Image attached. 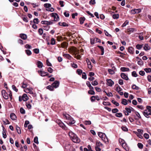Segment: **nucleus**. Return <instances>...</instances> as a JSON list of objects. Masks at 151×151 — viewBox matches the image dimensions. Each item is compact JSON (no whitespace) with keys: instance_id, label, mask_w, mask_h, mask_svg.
Here are the masks:
<instances>
[{"instance_id":"7","label":"nucleus","mask_w":151,"mask_h":151,"mask_svg":"<svg viewBox=\"0 0 151 151\" xmlns=\"http://www.w3.org/2000/svg\"><path fill=\"white\" fill-rule=\"evenodd\" d=\"M60 82L57 81H55L52 85L53 87L55 88H58L59 86Z\"/></svg>"},{"instance_id":"53","label":"nucleus","mask_w":151,"mask_h":151,"mask_svg":"<svg viewBox=\"0 0 151 151\" xmlns=\"http://www.w3.org/2000/svg\"><path fill=\"white\" fill-rule=\"evenodd\" d=\"M34 52L36 54H38L39 52V50L38 49L35 48L33 50Z\"/></svg>"},{"instance_id":"23","label":"nucleus","mask_w":151,"mask_h":151,"mask_svg":"<svg viewBox=\"0 0 151 151\" xmlns=\"http://www.w3.org/2000/svg\"><path fill=\"white\" fill-rule=\"evenodd\" d=\"M144 49L146 51L149 50L150 49V47L148 45V44H146L145 45L144 47Z\"/></svg>"},{"instance_id":"64","label":"nucleus","mask_w":151,"mask_h":151,"mask_svg":"<svg viewBox=\"0 0 151 151\" xmlns=\"http://www.w3.org/2000/svg\"><path fill=\"white\" fill-rule=\"evenodd\" d=\"M112 112L113 113H116L119 111L116 108L113 109L112 110Z\"/></svg>"},{"instance_id":"54","label":"nucleus","mask_w":151,"mask_h":151,"mask_svg":"<svg viewBox=\"0 0 151 151\" xmlns=\"http://www.w3.org/2000/svg\"><path fill=\"white\" fill-rule=\"evenodd\" d=\"M12 88L14 91H15L16 92H17L18 90L17 88H16V86L14 85H12Z\"/></svg>"},{"instance_id":"38","label":"nucleus","mask_w":151,"mask_h":151,"mask_svg":"<svg viewBox=\"0 0 151 151\" xmlns=\"http://www.w3.org/2000/svg\"><path fill=\"white\" fill-rule=\"evenodd\" d=\"M84 124L86 125H90L91 124V122L90 121L85 120L84 121Z\"/></svg>"},{"instance_id":"55","label":"nucleus","mask_w":151,"mask_h":151,"mask_svg":"<svg viewBox=\"0 0 151 151\" xmlns=\"http://www.w3.org/2000/svg\"><path fill=\"white\" fill-rule=\"evenodd\" d=\"M51 44L52 45H54L55 44V40L53 38H52L51 39Z\"/></svg>"},{"instance_id":"29","label":"nucleus","mask_w":151,"mask_h":151,"mask_svg":"<svg viewBox=\"0 0 151 151\" xmlns=\"http://www.w3.org/2000/svg\"><path fill=\"white\" fill-rule=\"evenodd\" d=\"M98 47L101 50V55H103L104 54V49L103 47L100 46H98Z\"/></svg>"},{"instance_id":"5","label":"nucleus","mask_w":151,"mask_h":151,"mask_svg":"<svg viewBox=\"0 0 151 151\" xmlns=\"http://www.w3.org/2000/svg\"><path fill=\"white\" fill-rule=\"evenodd\" d=\"M143 113V115L147 118L150 117L149 115H151V112L149 111L148 110H145Z\"/></svg>"},{"instance_id":"17","label":"nucleus","mask_w":151,"mask_h":151,"mask_svg":"<svg viewBox=\"0 0 151 151\" xmlns=\"http://www.w3.org/2000/svg\"><path fill=\"white\" fill-rule=\"evenodd\" d=\"M22 99H23L24 101H26L29 99L28 97L26 94H24L22 95Z\"/></svg>"},{"instance_id":"45","label":"nucleus","mask_w":151,"mask_h":151,"mask_svg":"<svg viewBox=\"0 0 151 151\" xmlns=\"http://www.w3.org/2000/svg\"><path fill=\"white\" fill-rule=\"evenodd\" d=\"M144 70L147 73H150L151 72V68H145Z\"/></svg>"},{"instance_id":"11","label":"nucleus","mask_w":151,"mask_h":151,"mask_svg":"<svg viewBox=\"0 0 151 151\" xmlns=\"http://www.w3.org/2000/svg\"><path fill=\"white\" fill-rule=\"evenodd\" d=\"M38 73H39L40 75L42 76H47L48 74L47 73L45 72L44 71H42L38 70Z\"/></svg>"},{"instance_id":"19","label":"nucleus","mask_w":151,"mask_h":151,"mask_svg":"<svg viewBox=\"0 0 151 151\" xmlns=\"http://www.w3.org/2000/svg\"><path fill=\"white\" fill-rule=\"evenodd\" d=\"M37 65L38 67L39 68H42L43 66V65L42 63L41 62L39 61H37Z\"/></svg>"},{"instance_id":"20","label":"nucleus","mask_w":151,"mask_h":151,"mask_svg":"<svg viewBox=\"0 0 151 151\" xmlns=\"http://www.w3.org/2000/svg\"><path fill=\"white\" fill-rule=\"evenodd\" d=\"M10 117L13 120H16L17 118L16 115L14 113H11L10 115Z\"/></svg>"},{"instance_id":"50","label":"nucleus","mask_w":151,"mask_h":151,"mask_svg":"<svg viewBox=\"0 0 151 151\" xmlns=\"http://www.w3.org/2000/svg\"><path fill=\"white\" fill-rule=\"evenodd\" d=\"M87 64L88 65V67L89 69L91 68H92V65L91 64V63L90 62H87Z\"/></svg>"},{"instance_id":"49","label":"nucleus","mask_w":151,"mask_h":151,"mask_svg":"<svg viewBox=\"0 0 151 151\" xmlns=\"http://www.w3.org/2000/svg\"><path fill=\"white\" fill-rule=\"evenodd\" d=\"M111 102L114 104V105H116V106H118L119 105V104L117 102L114 101V100H112L111 101Z\"/></svg>"},{"instance_id":"3","label":"nucleus","mask_w":151,"mask_h":151,"mask_svg":"<svg viewBox=\"0 0 151 151\" xmlns=\"http://www.w3.org/2000/svg\"><path fill=\"white\" fill-rule=\"evenodd\" d=\"M41 24H45L47 26L49 25L52 24L54 23V21L51 20L50 21H42L41 22Z\"/></svg>"},{"instance_id":"12","label":"nucleus","mask_w":151,"mask_h":151,"mask_svg":"<svg viewBox=\"0 0 151 151\" xmlns=\"http://www.w3.org/2000/svg\"><path fill=\"white\" fill-rule=\"evenodd\" d=\"M106 81L107 83V84L110 86H112V85L114 83V82L111 79H107Z\"/></svg>"},{"instance_id":"39","label":"nucleus","mask_w":151,"mask_h":151,"mask_svg":"<svg viewBox=\"0 0 151 151\" xmlns=\"http://www.w3.org/2000/svg\"><path fill=\"white\" fill-rule=\"evenodd\" d=\"M88 93L91 95H94L95 94V92L93 90H90L88 91Z\"/></svg>"},{"instance_id":"2","label":"nucleus","mask_w":151,"mask_h":151,"mask_svg":"<svg viewBox=\"0 0 151 151\" xmlns=\"http://www.w3.org/2000/svg\"><path fill=\"white\" fill-rule=\"evenodd\" d=\"M44 6L47 8L46 10L47 11L52 12L54 11V9L53 8L51 7V4H44Z\"/></svg>"},{"instance_id":"44","label":"nucleus","mask_w":151,"mask_h":151,"mask_svg":"<svg viewBox=\"0 0 151 151\" xmlns=\"http://www.w3.org/2000/svg\"><path fill=\"white\" fill-rule=\"evenodd\" d=\"M103 104L104 106L108 105L110 106L111 105L110 103L109 102H106L103 101Z\"/></svg>"},{"instance_id":"57","label":"nucleus","mask_w":151,"mask_h":151,"mask_svg":"<svg viewBox=\"0 0 151 151\" xmlns=\"http://www.w3.org/2000/svg\"><path fill=\"white\" fill-rule=\"evenodd\" d=\"M132 76L134 77H137V75L135 71H134L132 73Z\"/></svg>"},{"instance_id":"52","label":"nucleus","mask_w":151,"mask_h":151,"mask_svg":"<svg viewBox=\"0 0 151 151\" xmlns=\"http://www.w3.org/2000/svg\"><path fill=\"white\" fill-rule=\"evenodd\" d=\"M122 116V114L121 113H117L116 114V116L118 117H120Z\"/></svg>"},{"instance_id":"35","label":"nucleus","mask_w":151,"mask_h":151,"mask_svg":"<svg viewBox=\"0 0 151 151\" xmlns=\"http://www.w3.org/2000/svg\"><path fill=\"white\" fill-rule=\"evenodd\" d=\"M46 88L47 89H48L49 90L51 91H53L54 89V88L53 86H51L50 85L46 87Z\"/></svg>"},{"instance_id":"41","label":"nucleus","mask_w":151,"mask_h":151,"mask_svg":"<svg viewBox=\"0 0 151 151\" xmlns=\"http://www.w3.org/2000/svg\"><path fill=\"white\" fill-rule=\"evenodd\" d=\"M85 19L84 17H81L80 19V23L81 24H83L84 21H85Z\"/></svg>"},{"instance_id":"21","label":"nucleus","mask_w":151,"mask_h":151,"mask_svg":"<svg viewBox=\"0 0 151 151\" xmlns=\"http://www.w3.org/2000/svg\"><path fill=\"white\" fill-rule=\"evenodd\" d=\"M20 37L22 39L26 40L27 38V36L26 35L24 34L20 35Z\"/></svg>"},{"instance_id":"27","label":"nucleus","mask_w":151,"mask_h":151,"mask_svg":"<svg viewBox=\"0 0 151 151\" xmlns=\"http://www.w3.org/2000/svg\"><path fill=\"white\" fill-rule=\"evenodd\" d=\"M122 71H127L129 70V69L125 67H121L120 69Z\"/></svg>"},{"instance_id":"9","label":"nucleus","mask_w":151,"mask_h":151,"mask_svg":"<svg viewBox=\"0 0 151 151\" xmlns=\"http://www.w3.org/2000/svg\"><path fill=\"white\" fill-rule=\"evenodd\" d=\"M122 146L126 151H129V148L127 146V144L125 142H122Z\"/></svg>"},{"instance_id":"61","label":"nucleus","mask_w":151,"mask_h":151,"mask_svg":"<svg viewBox=\"0 0 151 151\" xmlns=\"http://www.w3.org/2000/svg\"><path fill=\"white\" fill-rule=\"evenodd\" d=\"M61 24L62 25H61V26H63V27H68V24L65 22L62 23Z\"/></svg>"},{"instance_id":"60","label":"nucleus","mask_w":151,"mask_h":151,"mask_svg":"<svg viewBox=\"0 0 151 151\" xmlns=\"http://www.w3.org/2000/svg\"><path fill=\"white\" fill-rule=\"evenodd\" d=\"M3 137L4 138H6V137L7 136L6 134V132H2Z\"/></svg>"},{"instance_id":"24","label":"nucleus","mask_w":151,"mask_h":151,"mask_svg":"<svg viewBox=\"0 0 151 151\" xmlns=\"http://www.w3.org/2000/svg\"><path fill=\"white\" fill-rule=\"evenodd\" d=\"M60 127H62L63 129H67V128L66 127L65 125L62 122H61L58 125Z\"/></svg>"},{"instance_id":"63","label":"nucleus","mask_w":151,"mask_h":151,"mask_svg":"<svg viewBox=\"0 0 151 151\" xmlns=\"http://www.w3.org/2000/svg\"><path fill=\"white\" fill-rule=\"evenodd\" d=\"M26 106H27V107L29 109H30L31 108V106L30 105V104H29V103H26Z\"/></svg>"},{"instance_id":"25","label":"nucleus","mask_w":151,"mask_h":151,"mask_svg":"<svg viewBox=\"0 0 151 151\" xmlns=\"http://www.w3.org/2000/svg\"><path fill=\"white\" fill-rule=\"evenodd\" d=\"M63 56L69 60H70L72 58V57L71 55H70L69 54H63Z\"/></svg>"},{"instance_id":"51","label":"nucleus","mask_w":151,"mask_h":151,"mask_svg":"<svg viewBox=\"0 0 151 151\" xmlns=\"http://www.w3.org/2000/svg\"><path fill=\"white\" fill-rule=\"evenodd\" d=\"M38 32L40 35H42L43 33V30L41 28H40L38 29Z\"/></svg>"},{"instance_id":"59","label":"nucleus","mask_w":151,"mask_h":151,"mask_svg":"<svg viewBox=\"0 0 151 151\" xmlns=\"http://www.w3.org/2000/svg\"><path fill=\"white\" fill-rule=\"evenodd\" d=\"M125 109L127 111V112L129 113H131L132 110L130 108L126 107L125 108Z\"/></svg>"},{"instance_id":"46","label":"nucleus","mask_w":151,"mask_h":151,"mask_svg":"<svg viewBox=\"0 0 151 151\" xmlns=\"http://www.w3.org/2000/svg\"><path fill=\"white\" fill-rule=\"evenodd\" d=\"M137 146L140 149H142L143 147V145L141 143H139L137 144Z\"/></svg>"},{"instance_id":"1","label":"nucleus","mask_w":151,"mask_h":151,"mask_svg":"<svg viewBox=\"0 0 151 151\" xmlns=\"http://www.w3.org/2000/svg\"><path fill=\"white\" fill-rule=\"evenodd\" d=\"M99 136L106 143L108 142L107 138L106 137L105 134L101 132H99L98 133Z\"/></svg>"},{"instance_id":"32","label":"nucleus","mask_w":151,"mask_h":151,"mask_svg":"<svg viewBox=\"0 0 151 151\" xmlns=\"http://www.w3.org/2000/svg\"><path fill=\"white\" fill-rule=\"evenodd\" d=\"M16 129L17 131V133L19 134H21V131L19 127H18V126L17 125L16 126Z\"/></svg>"},{"instance_id":"40","label":"nucleus","mask_w":151,"mask_h":151,"mask_svg":"<svg viewBox=\"0 0 151 151\" xmlns=\"http://www.w3.org/2000/svg\"><path fill=\"white\" fill-rule=\"evenodd\" d=\"M108 71L110 74L112 75L114 74L115 73L114 71L113 70H111V69H108Z\"/></svg>"},{"instance_id":"16","label":"nucleus","mask_w":151,"mask_h":151,"mask_svg":"<svg viewBox=\"0 0 151 151\" xmlns=\"http://www.w3.org/2000/svg\"><path fill=\"white\" fill-rule=\"evenodd\" d=\"M24 91L26 93H29L30 94H33L32 88H26L24 90Z\"/></svg>"},{"instance_id":"56","label":"nucleus","mask_w":151,"mask_h":151,"mask_svg":"<svg viewBox=\"0 0 151 151\" xmlns=\"http://www.w3.org/2000/svg\"><path fill=\"white\" fill-rule=\"evenodd\" d=\"M20 111L22 114H24L25 113V111L22 108H20Z\"/></svg>"},{"instance_id":"26","label":"nucleus","mask_w":151,"mask_h":151,"mask_svg":"<svg viewBox=\"0 0 151 151\" xmlns=\"http://www.w3.org/2000/svg\"><path fill=\"white\" fill-rule=\"evenodd\" d=\"M68 134L71 139H72V137H73L76 134L71 131H70L69 132Z\"/></svg>"},{"instance_id":"6","label":"nucleus","mask_w":151,"mask_h":151,"mask_svg":"<svg viewBox=\"0 0 151 151\" xmlns=\"http://www.w3.org/2000/svg\"><path fill=\"white\" fill-rule=\"evenodd\" d=\"M1 92L2 94L3 98L6 99H8V96L5 91L4 90H2Z\"/></svg>"},{"instance_id":"4","label":"nucleus","mask_w":151,"mask_h":151,"mask_svg":"<svg viewBox=\"0 0 151 151\" xmlns=\"http://www.w3.org/2000/svg\"><path fill=\"white\" fill-rule=\"evenodd\" d=\"M71 52L73 53V55H74L75 54H79V50H78L76 47H72L71 49Z\"/></svg>"},{"instance_id":"62","label":"nucleus","mask_w":151,"mask_h":151,"mask_svg":"<svg viewBox=\"0 0 151 151\" xmlns=\"http://www.w3.org/2000/svg\"><path fill=\"white\" fill-rule=\"evenodd\" d=\"M122 130L124 131H127L128 129L126 127L124 126H122Z\"/></svg>"},{"instance_id":"36","label":"nucleus","mask_w":151,"mask_h":151,"mask_svg":"<svg viewBox=\"0 0 151 151\" xmlns=\"http://www.w3.org/2000/svg\"><path fill=\"white\" fill-rule=\"evenodd\" d=\"M119 14H114L112 16V17L114 19H117L119 18Z\"/></svg>"},{"instance_id":"8","label":"nucleus","mask_w":151,"mask_h":151,"mask_svg":"<svg viewBox=\"0 0 151 151\" xmlns=\"http://www.w3.org/2000/svg\"><path fill=\"white\" fill-rule=\"evenodd\" d=\"M68 121H67V123L68 125H71L72 124H74L75 122V121L71 117V119L70 118L68 120Z\"/></svg>"},{"instance_id":"13","label":"nucleus","mask_w":151,"mask_h":151,"mask_svg":"<svg viewBox=\"0 0 151 151\" xmlns=\"http://www.w3.org/2000/svg\"><path fill=\"white\" fill-rule=\"evenodd\" d=\"M52 16L54 18V22L58 21L59 19L58 15L55 13H52Z\"/></svg>"},{"instance_id":"48","label":"nucleus","mask_w":151,"mask_h":151,"mask_svg":"<svg viewBox=\"0 0 151 151\" xmlns=\"http://www.w3.org/2000/svg\"><path fill=\"white\" fill-rule=\"evenodd\" d=\"M33 22L34 23L38 24L39 23V21L38 18H35L33 20Z\"/></svg>"},{"instance_id":"31","label":"nucleus","mask_w":151,"mask_h":151,"mask_svg":"<svg viewBox=\"0 0 151 151\" xmlns=\"http://www.w3.org/2000/svg\"><path fill=\"white\" fill-rule=\"evenodd\" d=\"M64 117L67 120H68L70 118L71 119V116L68 114H63Z\"/></svg>"},{"instance_id":"37","label":"nucleus","mask_w":151,"mask_h":151,"mask_svg":"<svg viewBox=\"0 0 151 151\" xmlns=\"http://www.w3.org/2000/svg\"><path fill=\"white\" fill-rule=\"evenodd\" d=\"M26 54L28 56H29L31 55L32 54V52L31 51L29 50H25Z\"/></svg>"},{"instance_id":"58","label":"nucleus","mask_w":151,"mask_h":151,"mask_svg":"<svg viewBox=\"0 0 151 151\" xmlns=\"http://www.w3.org/2000/svg\"><path fill=\"white\" fill-rule=\"evenodd\" d=\"M89 3L90 5L94 4H95L96 2L95 0H91Z\"/></svg>"},{"instance_id":"30","label":"nucleus","mask_w":151,"mask_h":151,"mask_svg":"<svg viewBox=\"0 0 151 151\" xmlns=\"http://www.w3.org/2000/svg\"><path fill=\"white\" fill-rule=\"evenodd\" d=\"M61 45L62 47L63 48H65V47H67L68 46V44L66 42H63L61 44Z\"/></svg>"},{"instance_id":"42","label":"nucleus","mask_w":151,"mask_h":151,"mask_svg":"<svg viewBox=\"0 0 151 151\" xmlns=\"http://www.w3.org/2000/svg\"><path fill=\"white\" fill-rule=\"evenodd\" d=\"M143 46V44L142 45H139V44H137V45H136V47H137V48L138 50H140V49L141 48H142V47Z\"/></svg>"},{"instance_id":"18","label":"nucleus","mask_w":151,"mask_h":151,"mask_svg":"<svg viewBox=\"0 0 151 151\" xmlns=\"http://www.w3.org/2000/svg\"><path fill=\"white\" fill-rule=\"evenodd\" d=\"M134 49L132 47H129L128 48V51L131 54H133L134 53Z\"/></svg>"},{"instance_id":"34","label":"nucleus","mask_w":151,"mask_h":151,"mask_svg":"<svg viewBox=\"0 0 151 151\" xmlns=\"http://www.w3.org/2000/svg\"><path fill=\"white\" fill-rule=\"evenodd\" d=\"M74 55V57L78 59H80L81 58V56L79 54H75Z\"/></svg>"},{"instance_id":"15","label":"nucleus","mask_w":151,"mask_h":151,"mask_svg":"<svg viewBox=\"0 0 151 151\" xmlns=\"http://www.w3.org/2000/svg\"><path fill=\"white\" fill-rule=\"evenodd\" d=\"M74 139H73V141L75 143H79L80 142V139L77 136Z\"/></svg>"},{"instance_id":"14","label":"nucleus","mask_w":151,"mask_h":151,"mask_svg":"<svg viewBox=\"0 0 151 151\" xmlns=\"http://www.w3.org/2000/svg\"><path fill=\"white\" fill-rule=\"evenodd\" d=\"M121 76L122 78L126 80H128L129 79V78L124 73H121Z\"/></svg>"},{"instance_id":"33","label":"nucleus","mask_w":151,"mask_h":151,"mask_svg":"<svg viewBox=\"0 0 151 151\" xmlns=\"http://www.w3.org/2000/svg\"><path fill=\"white\" fill-rule=\"evenodd\" d=\"M137 64L140 65H143V63L141 59H139V60L137 62Z\"/></svg>"},{"instance_id":"10","label":"nucleus","mask_w":151,"mask_h":151,"mask_svg":"<svg viewBox=\"0 0 151 151\" xmlns=\"http://www.w3.org/2000/svg\"><path fill=\"white\" fill-rule=\"evenodd\" d=\"M141 11V9H135L131 10V13L132 14H135L136 13H138Z\"/></svg>"},{"instance_id":"43","label":"nucleus","mask_w":151,"mask_h":151,"mask_svg":"<svg viewBox=\"0 0 151 151\" xmlns=\"http://www.w3.org/2000/svg\"><path fill=\"white\" fill-rule=\"evenodd\" d=\"M34 142L37 144H38L39 142L38 141V138L37 137H35L34 140Z\"/></svg>"},{"instance_id":"47","label":"nucleus","mask_w":151,"mask_h":151,"mask_svg":"<svg viewBox=\"0 0 151 151\" xmlns=\"http://www.w3.org/2000/svg\"><path fill=\"white\" fill-rule=\"evenodd\" d=\"M132 89L136 90H138L139 89V87L135 85H133L132 86Z\"/></svg>"},{"instance_id":"22","label":"nucleus","mask_w":151,"mask_h":151,"mask_svg":"<svg viewBox=\"0 0 151 151\" xmlns=\"http://www.w3.org/2000/svg\"><path fill=\"white\" fill-rule=\"evenodd\" d=\"M136 31V30L134 28H131L128 29V32L129 34H130L131 33L133 32L134 31Z\"/></svg>"},{"instance_id":"28","label":"nucleus","mask_w":151,"mask_h":151,"mask_svg":"<svg viewBox=\"0 0 151 151\" xmlns=\"http://www.w3.org/2000/svg\"><path fill=\"white\" fill-rule=\"evenodd\" d=\"M127 101L126 99H122V103L124 105H127Z\"/></svg>"}]
</instances>
